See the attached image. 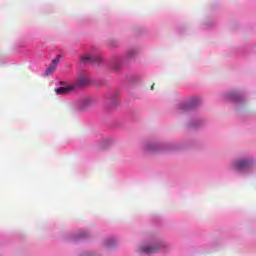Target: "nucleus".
Returning <instances> with one entry per match:
<instances>
[{"label":"nucleus","mask_w":256,"mask_h":256,"mask_svg":"<svg viewBox=\"0 0 256 256\" xmlns=\"http://www.w3.org/2000/svg\"><path fill=\"white\" fill-rule=\"evenodd\" d=\"M101 59V55L91 56V54H85L80 57V61L84 65H87V63H100Z\"/></svg>","instance_id":"obj_3"},{"label":"nucleus","mask_w":256,"mask_h":256,"mask_svg":"<svg viewBox=\"0 0 256 256\" xmlns=\"http://www.w3.org/2000/svg\"><path fill=\"white\" fill-rule=\"evenodd\" d=\"M60 59L59 56H57L55 59L52 60L51 65L46 70V75H51L55 69H57V63H59Z\"/></svg>","instance_id":"obj_6"},{"label":"nucleus","mask_w":256,"mask_h":256,"mask_svg":"<svg viewBox=\"0 0 256 256\" xmlns=\"http://www.w3.org/2000/svg\"><path fill=\"white\" fill-rule=\"evenodd\" d=\"M248 167H251V161L249 160H238L234 164V168L236 171H243L244 169H247Z\"/></svg>","instance_id":"obj_4"},{"label":"nucleus","mask_w":256,"mask_h":256,"mask_svg":"<svg viewBox=\"0 0 256 256\" xmlns=\"http://www.w3.org/2000/svg\"><path fill=\"white\" fill-rule=\"evenodd\" d=\"M89 83H90L89 78L84 74H80L77 80L71 84L75 91V89H79V87H85V85H89Z\"/></svg>","instance_id":"obj_2"},{"label":"nucleus","mask_w":256,"mask_h":256,"mask_svg":"<svg viewBox=\"0 0 256 256\" xmlns=\"http://www.w3.org/2000/svg\"><path fill=\"white\" fill-rule=\"evenodd\" d=\"M167 245L165 243H154L142 246L140 251L145 253L146 255H151L153 253H159V251H163Z\"/></svg>","instance_id":"obj_1"},{"label":"nucleus","mask_w":256,"mask_h":256,"mask_svg":"<svg viewBox=\"0 0 256 256\" xmlns=\"http://www.w3.org/2000/svg\"><path fill=\"white\" fill-rule=\"evenodd\" d=\"M91 105V98H84L80 102V109H85V107H89Z\"/></svg>","instance_id":"obj_7"},{"label":"nucleus","mask_w":256,"mask_h":256,"mask_svg":"<svg viewBox=\"0 0 256 256\" xmlns=\"http://www.w3.org/2000/svg\"><path fill=\"white\" fill-rule=\"evenodd\" d=\"M180 109H185V106H180Z\"/></svg>","instance_id":"obj_9"},{"label":"nucleus","mask_w":256,"mask_h":256,"mask_svg":"<svg viewBox=\"0 0 256 256\" xmlns=\"http://www.w3.org/2000/svg\"><path fill=\"white\" fill-rule=\"evenodd\" d=\"M128 57H131V52L128 53Z\"/></svg>","instance_id":"obj_10"},{"label":"nucleus","mask_w":256,"mask_h":256,"mask_svg":"<svg viewBox=\"0 0 256 256\" xmlns=\"http://www.w3.org/2000/svg\"><path fill=\"white\" fill-rule=\"evenodd\" d=\"M153 89H155V84L151 86V91H153Z\"/></svg>","instance_id":"obj_8"},{"label":"nucleus","mask_w":256,"mask_h":256,"mask_svg":"<svg viewBox=\"0 0 256 256\" xmlns=\"http://www.w3.org/2000/svg\"><path fill=\"white\" fill-rule=\"evenodd\" d=\"M71 91H75L73 88V84H67L65 87H59L55 89L56 95H67V93H71Z\"/></svg>","instance_id":"obj_5"},{"label":"nucleus","mask_w":256,"mask_h":256,"mask_svg":"<svg viewBox=\"0 0 256 256\" xmlns=\"http://www.w3.org/2000/svg\"><path fill=\"white\" fill-rule=\"evenodd\" d=\"M107 247H111V244L107 243Z\"/></svg>","instance_id":"obj_11"}]
</instances>
